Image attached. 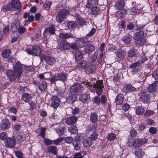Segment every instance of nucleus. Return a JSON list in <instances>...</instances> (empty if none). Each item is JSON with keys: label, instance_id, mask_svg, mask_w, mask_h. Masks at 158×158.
<instances>
[{"label": "nucleus", "instance_id": "28", "mask_svg": "<svg viewBox=\"0 0 158 158\" xmlns=\"http://www.w3.org/2000/svg\"><path fill=\"white\" fill-rule=\"evenodd\" d=\"M47 151L52 154L56 155L58 153V149L55 146H49L47 149Z\"/></svg>", "mask_w": 158, "mask_h": 158}, {"label": "nucleus", "instance_id": "36", "mask_svg": "<svg viewBox=\"0 0 158 158\" xmlns=\"http://www.w3.org/2000/svg\"><path fill=\"white\" fill-rule=\"evenodd\" d=\"M147 142V140L145 139H137L135 141V143L139 147L145 143Z\"/></svg>", "mask_w": 158, "mask_h": 158}, {"label": "nucleus", "instance_id": "34", "mask_svg": "<svg viewBox=\"0 0 158 158\" xmlns=\"http://www.w3.org/2000/svg\"><path fill=\"white\" fill-rule=\"evenodd\" d=\"M68 130L71 134H76L78 133V129L75 126L73 125L70 126L68 128Z\"/></svg>", "mask_w": 158, "mask_h": 158}, {"label": "nucleus", "instance_id": "42", "mask_svg": "<svg viewBox=\"0 0 158 158\" xmlns=\"http://www.w3.org/2000/svg\"><path fill=\"white\" fill-rule=\"evenodd\" d=\"M76 21L78 24L81 26H83L84 25H85L86 23V21L84 18H78L77 19Z\"/></svg>", "mask_w": 158, "mask_h": 158}, {"label": "nucleus", "instance_id": "32", "mask_svg": "<svg viewBox=\"0 0 158 158\" xmlns=\"http://www.w3.org/2000/svg\"><path fill=\"white\" fill-rule=\"evenodd\" d=\"M137 54V51L134 48H132L129 51L128 53V56L130 57H132L136 56Z\"/></svg>", "mask_w": 158, "mask_h": 158}, {"label": "nucleus", "instance_id": "59", "mask_svg": "<svg viewBox=\"0 0 158 158\" xmlns=\"http://www.w3.org/2000/svg\"><path fill=\"white\" fill-rule=\"evenodd\" d=\"M154 113V111L152 110H146L144 114V116L146 117H148L152 115Z\"/></svg>", "mask_w": 158, "mask_h": 158}, {"label": "nucleus", "instance_id": "50", "mask_svg": "<svg viewBox=\"0 0 158 158\" xmlns=\"http://www.w3.org/2000/svg\"><path fill=\"white\" fill-rule=\"evenodd\" d=\"M98 56V52H94V54L89 58L90 62L92 63L94 62L97 58Z\"/></svg>", "mask_w": 158, "mask_h": 158}, {"label": "nucleus", "instance_id": "54", "mask_svg": "<svg viewBox=\"0 0 158 158\" xmlns=\"http://www.w3.org/2000/svg\"><path fill=\"white\" fill-rule=\"evenodd\" d=\"M116 135L114 133H110L108 134L107 136V140L108 141H112L115 139Z\"/></svg>", "mask_w": 158, "mask_h": 158}, {"label": "nucleus", "instance_id": "25", "mask_svg": "<svg viewBox=\"0 0 158 158\" xmlns=\"http://www.w3.org/2000/svg\"><path fill=\"white\" fill-rule=\"evenodd\" d=\"M96 69L95 66L91 64L86 66L85 69V71L87 74L93 73Z\"/></svg>", "mask_w": 158, "mask_h": 158}, {"label": "nucleus", "instance_id": "5", "mask_svg": "<svg viewBox=\"0 0 158 158\" xmlns=\"http://www.w3.org/2000/svg\"><path fill=\"white\" fill-rule=\"evenodd\" d=\"M93 84L94 91L98 95H101L103 92L102 88L103 87V81L102 80H99Z\"/></svg>", "mask_w": 158, "mask_h": 158}, {"label": "nucleus", "instance_id": "37", "mask_svg": "<svg viewBox=\"0 0 158 158\" xmlns=\"http://www.w3.org/2000/svg\"><path fill=\"white\" fill-rule=\"evenodd\" d=\"M135 110L136 114L138 115L142 114L144 111V109L142 107H136Z\"/></svg>", "mask_w": 158, "mask_h": 158}, {"label": "nucleus", "instance_id": "62", "mask_svg": "<svg viewBox=\"0 0 158 158\" xmlns=\"http://www.w3.org/2000/svg\"><path fill=\"white\" fill-rule=\"evenodd\" d=\"M137 133L135 130L134 129H131L130 130V135L132 137H135L137 135Z\"/></svg>", "mask_w": 158, "mask_h": 158}, {"label": "nucleus", "instance_id": "7", "mask_svg": "<svg viewBox=\"0 0 158 158\" xmlns=\"http://www.w3.org/2000/svg\"><path fill=\"white\" fill-rule=\"evenodd\" d=\"M40 59L41 61H42L44 59L46 63L50 65L54 64L56 61L55 57L50 56L41 55L40 57Z\"/></svg>", "mask_w": 158, "mask_h": 158}, {"label": "nucleus", "instance_id": "31", "mask_svg": "<svg viewBox=\"0 0 158 158\" xmlns=\"http://www.w3.org/2000/svg\"><path fill=\"white\" fill-rule=\"evenodd\" d=\"M89 98L90 96L89 94L81 95L79 97L80 100L83 103L86 102L88 100H89Z\"/></svg>", "mask_w": 158, "mask_h": 158}, {"label": "nucleus", "instance_id": "63", "mask_svg": "<svg viewBox=\"0 0 158 158\" xmlns=\"http://www.w3.org/2000/svg\"><path fill=\"white\" fill-rule=\"evenodd\" d=\"M149 132L152 134H155L157 132V129L153 127H150L149 129Z\"/></svg>", "mask_w": 158, "mask_h": 158}, {"label": "nucleus", "instance_id": "33", "mask_svg": "<svg viewBox=\"0 0 158 158\" xmlns=\"http://www.w3.org/2000/svg\"><path fill=\"white\" fill-rule=\"evenodd\" d=\"M38 85L39 89L41 91H44L47 86L46 82L44 81L39 82Z\"/></svg>", "mask_w": 158, "mask_h": 158}, {"label": "nucleus", "instance_id": "13", "mask_svg": "<svg viewBox=\"0 0 158 158\" xmlns=\"http://www.w3.org/2000/svg\"><path fill=\"white\" fill-rule=\"evenodd\" d=\"M92 139L89 137H84L82 139V143L84 146L85 148L90 147L92 143Z\"/></svg>", "mask_w": 158, "mask_h": 158}, {"label": "nucleus", "instance_id": "6", "mask_svg": "<svg viewBox=\"0 0 158 158\" xmlns=\"http://www.w3.org/2000/svg\"><path fill=\"white\" fill-rule=\"evenodd\" d=\"M26 52L29 55L39 56L41 53L40 48L38 46H32L31 49L27 48L26 50Z\"/></svg>", "mask_w": 158, "mask_h": 158}, {"label": "nucleus", "instance_id": "48", "mask_svg": "<svg viewBox=\"0 0 158 158\" xmlns=\"http://www.w3.org/2000/svg\"><path fill=\"white\" fill-rule=\"evenodd\" d=\"M58 74H56L53 76L50 80V82L52 84H55L56 81H60Z\"/></svg>", "mask_w": 158, "mask_h": 158}, {"label": "nucleus", "instance_id": "10", "mask_svg": "<svg viewBox=\"0 0 158 158\" xmlns=\"http://www.w3.org/2000/svg\"><path fill=\"white\" fill-rule=\"evenodd\" d=\"M51 100L52 102L51 103L52 107L54 108H57L60 102V99L56 96H53L51 97Z\"/></svg>", "mask_w": 158, "mask_h": 158}, {"label": "nucleus", "instance_id": "4", "mask_svg": "<svg viewBox=\"0 0 158 158\" xmlns=\"http://www.w3.org/2000/svg\"><path fill=\"white\" fill-rule=\"evenodd\" d=\"M83 90L82 86L79 83L75 84L72 85L70 88V93L72 95H77L82 93Z\"/></svg>", "mask_w": 158, "mask_h": 158}, {"label": "nucleus", "instance_id": "46", "mask_svg": "<svg viewBox=\"0 0 158 158\" xmlns=\"http://www.w3.org/2000/svg\"><path fill=\"white\" fill-rule=\"evenodd\" d=\"M60 81H61L63 82L65 81L66 80L67 75L64 73H61L58 74Z\"/></svg>", "mask_w": 158, "mask_h": 158}, {"label": "nucleus", "instance_id": "30", "mask_svg": "<svg viewBox=\"0 0 158 158\" xmlns=\"http://www.w3.org/2000/svg\"><path fill=\"white\" fill-rule=\"evenodd\" d=\"M77 98L76 95H70L67 98L66 102L69 104H72L77 100Z\"/></svg>", "mask_w": 158, "mask_h": 158}, {"label": "nucleus", "instance_id": "14", "mask_svg": "<svg viewBox=\"0 0 158 158\" xmlns=\"http://www.w3.org/2000/svg\"><path fill=\"white\" fill-rule=\"evenodd\" d=\"M87 40L86 38H80L76 41L77 45L81 48L87 45Z\"/></svg>", "mask_w": 158, "mask_h": 158}, {"label": "nucleus", "instance_id": "20", "mask_svg": "<svg viewBox=\"0 0 158 158\" xmlns=\"http://www.w3.org/2000/svg\"><path fill=\"white\" fill-rule=\"evenodd\" d=\"M20 22L18 19L14 20L11 24V30L12 32H15L17 31V27L19 26Z\"/></svg>", "mask_w": 158, "mask_h": 158}, {"label": "nucleus", "instance_id": "58", "mask_svg": "<svg viewBox=\"0 0 158 158\" xmlns=\"http://www.w3.org/2000/svg\"><path fill=\"white\" fill-rule=\"evenodd\" d=\"M96 31V29L95 28H93L89 33L86 34V36L87 37H91L94 34Z\"/></svg>", "mask_w": 158, "mask_h": 158}, {"label": "nucleus", "instance_id": "15", "mask_svg": "<svg viewBox=\"0 0 158 158\" xmlns=\"http://www.w3.org/2000/svg\"><path fill=\"white\" fill-rule=\"evenodd\" d=\"M125 2L123 0H119L115 3L114 8L117 10H122L124 8Z\"/></svg>", "mask_w": 158, "mask_h": 158}, {"label": "nucleus", "instance_id": "12", "mask_svg": "<svg viewBox=\"0 0 158 158\" xmlns=\"http://www.w3.org/2000/svg\"><path fill=\"white\" fill-rule=\"evenodd\" d=\"M5 143L6 147L12 148L15 146V141L13 138H9L6 139Z\"/></svg>", "mask_w": 158, "mask_h": 158}, {"label": "nucleus", "instance_id": "9", "mask_svg": "<svg viewBox=\"0 0 158 158\" xmlns=\"http://www.w3.org/2000/svg\"><path fill=\"white\" fill-rule=\"evenodd\" d=\"M72 144L75 150L78 151L81 149V143L80 136H77L74 138Z\"/></svg>", "mask_w": 158, "mask_h": 158}, {"label": "nucleus", "instance_id": "49", "mask_svg": "<svg viewBox=\"0 0 158 158\" xmlns=\"http://www.w3.org/2000/svg\"><path fill=\"white\" fill-rule=\"evenodd\" d=\"M25 135L20 133L16 136L17 139L19 142H21L24 139Z\"/></svg>", "mask_w": 158, "mask_h": 158}, {"label": "nucleus", "instance_id": "38", "mask_svg": "<svg viewBox=\"0 0 158 158\" xmlns=\"http://www.w3.org/2000/svg\"><path fill=\"white\" fill-rule=\"evenodd\" d=\"M64 128V127L61 126H59L56 128V132L58 134L59 136H61L63 134Z\"/></svg>", "mask_w": 158, "mask_h": 158}, {"label": "nucleus", "instance_id": "1", "mask_svg": "<svg viewBox=\"0 0 158 158\" xmlns=\"http://www.w3.org/2000/svg\"><path fill=\"white\" fill-rule=\"evenodd\" d=\"M13 69V70H7L6 72V75L11 81H14L17 78H19L23 71V65L19 62L16 63Z\"/></svg>", "mask_w": 158, "mask_h": 158}, {"label": "nucleus", "instance_id": "22", "mask_svg": "<svg viewBox=\"0 0 158 158\" xmlns=\"http://www.w3.org/2000/svg\"><path fill=\"white\" fill-rule=\"evenodd\" d=\"M132 39V37L130 34H127L123 38V41L126 44H130Z\"/></svg>", "mask_w": 158, "mask_h": 158}, {"label": "nucleus", "instance_id": "53", "mask_svg": "<svg viewBox=\"0 0 158 158\" xmlns=\"http://www.w3.org/2000/svg\"><path fill=\"white\" fill-rule=\"evenodd\" d=\"M47 31H48L49 33L52 35L54 34L55 33V29L54 26H52L47 28L46 29Z\"/></svg>", "mask_w": 158, "mask_h": 158}, {"label": "nucleus", "instance_id": "57", "mask_svg": "<svg viewBox=\"0 0 158 158\" xmlns=\"http://www.w3.org/2000/svg\"><path fill=\"white\" fill-rule=\"evenodd\" d=\"M63 140V138L62 137H60L55 140H53V143L56 145H59L62 141Z\"/></svg>", "mask_w": 158, "mask_h": 158}, {"label": "nucleus", "instance_id": "45", "mask_svg": "<svg viewBox=\"0 0 158 158\" xmlns=\"http://www.w3.org/2000/svg\"><path fill=\"white\" fill-rule=\"evenodd\" d=\"M98 0H88L86 5V7L88 8H90L93 5H96L97 3Z\"/></svg>", "mask_w": 158, "mask_h": 158}, {"label": "nucleus", "instance_id": "56", "mask_svg": "<svg viewBox=\"0 0 158 158\" xmlns=\"http://www.w3.org/2000/svg\"><path fill=\"white\" fill-rule=\"evenodd\" d=\"M17 31L20 34H23L26 31V28L22 26H19L17 28Z\"/></svg>", "mask_w": 158, "mask_h": 158}, {"label": "nucleus", "instance_id": "19", "mask_svg": "<svg viewBox=\"0 0 158 158\" xmlns=\"http://www.w3.org/2000/svg\"><path fill=\"white\" fill-rule=\"evenodd\" d=\"M136 88L130 84H127L123 87V91L126 93L135 90Z\"/></svg>", "mask_w": 158, "mask_h": 158}, {"label": "nucleus", "instance_id": "23", "mask_svg": "<svg viewBox=\"0 0 158 158\" xmlns=\"http://www.w3.org/2000/svg\"><path fill=\"white\" fill-rule=\"evenodd\" d=\"M59 37L60 39L65 40L68 38H73L74 37V36L71 33H66L65 34H60L59 35Z\"/></svg>", "mask_w": 158, "mask_h": 158}, {"label": "nucleus", "instance_id": "21", "mask_svg": "<svg viewBox=\"0 0 158 158\" xmlns=\"http://www.w3.org/2000/svg\"><path fill=\"white\" fill-rule=\"evenodd\" d=\"M124 97L123 94H118L115 98V102L117 105H120L123 103Z\"/></svg>", "mask_w": 158, "mask_h": 158}, {"label": "nucleus", "instance_id": "61", "mask_svg": "<svg viewBox=\"0 0 158 158\" xmlns=\"http://www.w3.org/2000/svg\"><path fill=\"white\" fill-rule=\"evenodd\" d=\"M140 64L139 63V61H137L136 62L131 64L130 66V68H132V69H135L137 66L140 65Z\"/></svg>", "mask_w": 158, "mask_h": 158}, {"label": "nucleus", "instance_id": "40", "mask_svg": "<svg viewBox=\"0 0 158 158\" xmlns=\"http://www.w3.org/2000/svg\"><path fill=\"white\" fill-rule=\"evenodd\" d=\"M100 9L99 7L97 6H94L91 8V12L93 15L96 16L99 13Z\"/></svg>", "mask_w": 158, "mask_h": 158}, {"label": "nucleus", "instance_id": "8", "mask_svg": "<svg viewBox=\"0 0 158 158\" xmlns=\"http://www.w3.org/2000/svg\"><path fill=\"white\" fill-rule=\"evenodd\" d=\"M9 6L11 8V10H19L21 7V4L19 0H11L9 3Z\"/></svg>", "mask_w": 158, "mask_h": 158}, {"label": "nucleus", "instance_id": "39", "mask_svg": "<svg viewBox=\"0 0 158 158\" xmlns=\"http://www.w3.org/2000/svg\"><path fill=\"white\" fill-rule=\"evenodd\" d=\"M67 25L68 28L72 30L76 27L77 23L76 21H69Z\"/></svg>", "mask_w": 158, "mask_h": 158}, {"label": "nucleus", "instance_id": "26", "mask_svg": "<svg viewBox=\"0 0 158 158\" xmlns=\"http://www.w3.org/2000/svg\"><path fill=\"white\" fill-rule=\"evenodd\" d=\"M158 84V81H156L150 85L148 88V91L150 93L155 92L156 91V85Z\"/></svg>", "mask_w": 158, "mask_h": 158}, {"label": "nucleus", "instance_id": "27", "mask_svg": "<svg viewBox=\"0 0 158 158\" xmlns=\"http://www.w3.org/2000/svg\"><path fill=\"white\" fill-rule=\"evenodd\" d=\"M83 57L82 52L80 51L77 50L75 53V60L77 61L81 60Z\"/></svg>", "mask_w": 158, "mask_h": 158}, {"label": "nucleus", "instance_id": "55", "mask_svg": "<svg viewBox=\"0 0 158 158\" xmlns=\"http://www.w3.org/2000/svg\"><path fill=\"white\" fill-rule=\"evenodd\" d=\"M43 141L45 145H51L53 143V140L46 138H44Z\"/></svg>", "mask_w": 158, "mask_h": 158}, {"label": "nucleus", "instance_id": "2", "mask_svg": "<svg viewBox=\"0 0 158 158\" xmlns=\"http://www.w3.org/2000/svg\"><path fill=\"white\" fill-rule=\"evenodd\" d=\"M144 26L138 27L137 30H139L138 32L136 33L133 37L135 40V44L137 46H139L143 44L146 42V40L143 37L144 34V32L141 30L143 28Z\"/></svg>", "mask_w": 158, "mask_h": 158}, {"label": "nucleus", "instance_id": "60", "mask_svg": "<svg viewBox=\"0 0 158 158\" xmlns=\"http://www.w3.org/2000/svg\"><path fill=\"white\" fill-rule=\"evenodd\" d=\"M103 52H101L98 57L97 59V62L99 64H101L103 60Z\"/></svg>", "mask_w": 158, "mask_h": 158}, {"label": "nucleus", "instance_id": "29", "mask_svg": "<svg viewBox=\"0 0 158 158\" xmlns=\"http://www.w3.org/2000/svg\"><path fill=\"white\" fill-rule=\"evenodd\" d=\"M98 116L97 113L93 112L91 113L90 115V120L93 123H95L98 120Z\"/></svg>", "mask_w": 158, "mask_h": 158}, {"label": "nucleus", "instance_id": "64", "mask_svg": "<svg viewBox=\"0 0 158 158\" xmlns=\"http://www.w3.org/2000/svg\"><path fill=\"white\" fill-rule=\"evenodd\" d=\"M139 10L135 7H133L131 9V14L133 15H135L139 12Z\"/></svg>", "mask_w": 158, "mask_h": 158}, {"label": "nucleus", "instance_id": "35", "mask_svg": "<svg viewBox=\"0 0 158 158\" xmlns=\"http://www.w3.org/2000/svg\"><path fill=\"white\" fill-rule=\"evenodd\" d=\"M135 156L139 158H142L145 155V153L141 149H138L135 152Z\"/></svg>", "mask_w": 158, "mask_h": 158}, {"label": "nucleus", "instance_id": "52", "mask_svg": "<svg viewBox=\"0 0 158 158\" xmlns=\"http://www.w3.org/2000/svg\"><path fill=\"white\" fill-rule=\"evenodd\" d=\"M87 64V63L86 61H82L78 64L77 67L78 68L83 69L86 66Z\"/></svg>", "mask_w": 158, "mask_h": 158}, {"label": "nucleus", "instance_id": "51", "mask_svg": "<svg viewBox=\"0 0 158 158\" xmlns=\"http://www.w3.org/2000/svg\"><path fill=\"white\" fill-rule=\"evenodd\" d=\"M98 134L96 131H94L89 137L92 140H96L98 138Z\"/></svg>", "mask_w": 158, "mask_h": 158}, {"label": "nucleus", "instance_id": "43", "mask_svg": "<svg viewBox=\"0 0 158 158\" xmlns=\"http://www.w3.org/2000/svg\"><path fill=\"white\" fill-rule=\"evenodd\" d=\"M126 54V52L123 50H119L116 52L117 56L119 58H124Z\"/></svg>", "mask_w": 158, "mask_h": 158}, {"label": "nucleus", "instance_id": "11", "mask_svg": "<svg viewBox=\"0 0 158 158\" xmlns=\"http://www.w3.org/2000/svg\"><path fill=\"white\" fill-rule=\"evenodd\" d=\"M10 125L9 120L7 119H3L0 124V127L2 130H7L10 127Z\"/></svg>", "mask_w": 158, "mask_h": 158}, {"label": "nucleus", "instance_id": "41", "mask_svg": "<svg viewBox=\"0 0 158 158\" xmlns=\"http://www.w3.org/2000/svg\"><path fill=\"white\" fill-rule=\"evenodd\" d=\"M11 53V51L10 49H8L2 51V56L4 58H6L9 56Z\"/></svg>", "mask_w": 158, "mask_h": 158}, {"label": "nucleus", "instance_id": "3", "mask_svg": "<svg viewBox=\"0 0 158 158\" xmlns=\"http://www.w3.org/2000/svg\"><path fill=\"white\" fill-rule=\"evenodd\" d=\"M69 11L66 9H61L56 15V19L59 23H62L64 19H66L67 15L69 14Z\"/></svg>", "mask_w": 158, "mask_h": 158}, {"label": "nucleus", "instance_id": "16", "mask_svg": "<svg viewBox=\"0 0 158 158\" xmlns=\"http://www.w3.org/2000/svg\"><path fill=\"white\" fill-rule=\"evenodd\" d=\"M70 44L66 40L62 41L60 43V48L61 50H65L70 48Z\"/></svg>", "mask_w": 158, "mask_h": 158}, {"label": "nucleus", "instance_id": "17", "mask_svg": "<svg viewBox=\"0 0 158 158\" xmlns=\"http://www.w3.org/2000/svg\"><path fill=\"white\" fill-rule=\"evenodd\" d=\"M140 99L143 103H148L150 101V96L144 92L141 93Z\"/></svg>", "mask_w": 158, "mask_h": 158}, {"label": "nucleus", "instance_id": "44", "mask_svg": "<svg viewBox=\"0 0 158 158\" xmlns=\"http://www.w3.org/2000/svg\"><path fill=\"white\" fill-rule=\"evenodd\" d=\"M94 49L95 48L93 45L92 44H89V46L85 48L84 51L85 52L89 53L92 52Z\"/></svg>", "mask_w": 158, "mask_h": 158}, {"label": "nucleus", "instance_id": "24", "mask_svg": "<svg viewBox=\"0 0 158 158\" xmlns=\"http://www.w3.org/2000/svg\"><path fill=\"white\" fill-rule=\"evenodd\" d=\"M31 98V96L27 93L23 94L21 96L22 100L25 102H29Z\"/></svg>", "mask_w": 158, "mask_h": 158}, {"label": "nucleus", "instance_id": "47", "mask_svg": "<svg viewBox=\"0 0 158 158\" xmlns=\"http://www.w3.org/2000/svg\"><path fill=\"white\" fill-rule=\"evenodd\" d=\"M121 10L120 11L117 12V16L118 18H123L126 13V11L125 9H123Z\"/></svg>", "mask_w": 158, "mask_h": 158}, {"label": "nucleus", "instance_id": "18", "mask_svg": "<svg viewBox=\"0 0 158 158\" xmlns=\"http://www.w3.org/2000/svg\"><path fill=\"white\" fill-rule=\"evenodd\" d=\"M77 117L76 116H70L67 118L66 123L69 125L74 124L77 121Z\"/></svg>", "mask_w": 158, "mask_h": 158}]
</instances>
